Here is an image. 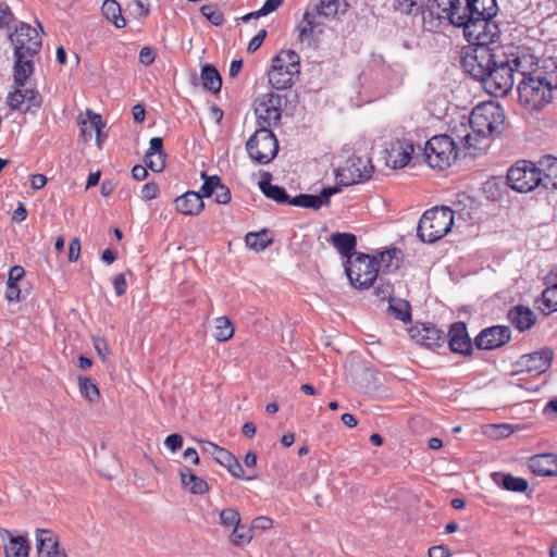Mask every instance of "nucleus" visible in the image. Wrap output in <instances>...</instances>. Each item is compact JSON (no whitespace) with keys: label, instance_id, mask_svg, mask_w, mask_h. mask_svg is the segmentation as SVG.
I'll list each match as a JSON object with an SVG mask.
<instances>
[{"label":"nucleus","instance_id":"obj_1","mask_svg":"<svg viewBox=\"0 0 557 557\" xmlns=\"http://www.w3.org/2000/svg\"><path fill=\"white\" fill-rule=\"evenodd\" d=\"M505 122V111L495 101L479 103L471 112L469 125L461 124V129L454 132L462 148L476 150L479 138L499 134Z\"/></svg>","mask_w":557,"mask_h":557},{"label":"nucleus","instance_id":"obj_2","mask_svg":"<svg viewBox=\"0 0 557 557\" xmlns=\"http://www.w3.org/2000/svg\"><path fill=\"white\" fill-rule=\"evenodd\" d=\"M10 38L14 45V76L21 85L34 73L33 59L41 48V38L27 23H21Z\"/></svg>","mask_w":557,"mask_h":557},{"label":"nucleus","instance_id":"obj_3","mask_svg":"<svg viewBox=\"0 0 557 557\" xmlns=\"http://www.w3.org/2000/svg\"><path fill=\"white\" fill-rule=\"evenodd\" d=\"M518 101L528 111H540L553 100L554 85L549 66L544 73L521 78L517 87Z\"/></svg>","mask_w":557,"mask_h":557},{"label":"nucleus","instance_id":"obj_4","mask_svg":"<svg viewBox=\"0 0 557 557\" xmlns=\"http://www.w3.org/2000/svg\"><path fill=\"white\" fill-rule=\"evenodd\" d=\"M496 14V5H483L463 29V36L473 47H487L494 44L499 37V28L492 20Z\"/></svg>","mask_w":557,"mask_h":557},{"label":"nucleus","instance_id":"obj_5","mask_svg":"<svg viewBox=\"0 0 557 557\" xmlns=\"http://www.w3.org/2000/svg\"><path fill=\"white\" fill-rule=\"evenodd\" d=\"M454 225V211L445 206L426 210L419 220L417 236L432 244L443 238Z\"/></svg>","mask_w":557,"mask_h":557},{"label":"nucleus","instance_id":"obj_6","mask_svg":"<svg viewBox=\"0 0 557 557\" xmlns=\"http://www.w3.org/2000/svg\"><path fill=\"white\" fill-rule=\"evenodd\" d=\"M300 72L299 55L293 50H282L272 60L268 73L269 83L277 90H285L293 86Z\"/></svg>","mask_w":557,"mask_h":557},{"label":"nucleus","instance_id":"obj_7","mask_svg":"<svg viewBox=\"0 0 557 557\" xmlns=\"http://www.w3.org/2000/svg\"><path fill=\"white\" fill-rule=\"evenodd\" d=\"M515 75L505 51L498 52L482 84L488 94L503 97L511 90Z\"/></svg>","mask_w":557,"mask_h":557},{"label":"nucleus","instance_id":"obj_8","mask_svg":"<svg viewBox=\"0 0 557 557\" xmlns=\"http://www.w3.org/2000/svg\"><path fill=\"white\" fill-rule=\"evenodd\" d=\"M424 154L431 168L444 170L450 166L458 157L457 141L447 135L434 136L426 141Z\"/></svg>","mask_w":557,"mask_h":557},{"label":"nucleus","instance_id":"obj_9","mask_svg":"<svg viewBox=\"0 0 557 557\" xmlns=\"http://www.w3.org/2000/svg\"><path fill=\"white\" fill-rule=\"evenodd\" d=\"M346 274L356 288L370 287L379 273V261L375 257L366 253H357L347 260Z\"/></svg>","mask_w":557,"mask_h":557},{"label":"nucleus","instance_id":"obj_10","mask_svg":"<svg viewBox=\"0 0 557 557\" xmlns=\"http://www.w3.org/2000/svg\"><path fill=\"white\" fill-rule=\"evenodd\" d=\"M248 156L258 164L270 163L278 151V143L270 128H259L247 140Z\"/></svg>","mask_w":557,"mask_h":557},{"label":"nucleus","instance_id":"obj_11","mask_svg":"<svg viewBox=\"0 0 557 557\" xmlns=\"http://www.w3.org/2000/svg\"><path fill=\"white\" fill-rule=\"evenodd\" d=\"M508 185L518 193H530L541 186V177L536 164L520 160L507 173Z\"/></svg>","mask_w":557,"mask_h":557},{"label":"nucleus","instance_id":"obj_12","mask_svg":"<svg viewBox=\"0 0 557 557\" xmlns=\"http://www.w3.org/2000/svg\"><path fill=\"white\" fill-rule=\"evenodd\" d=\"M437 8L458 27H466L482 7L481 0H436Z\"/></svg>","mask_w":557,"mask_h":557},{"label":"nucleus","instance_id":"obj_13","mask_svg":"<svg viewBox=\"0 0 557 557\" xmlns=\"http://www.w3.org/2000/svg\"><path fill=\"white\" fill-rule=\"evenodd\" d=\"M497 54L491 48L472 46L462 57V66L474 79L483 83Z\"/></svg>","mask_w":557,"mask_h":557},{"label":"nucleus","instance_id":"obj_14","mask_svg":"<svg viewBox=\"0 0 557 557\" xmlns=\"http://www.w3.org/2000/svg\"><path fill=\"white\" fill-rule=\"evenodd\" d=\"M255 113L261 128L276 125L282 116V97L274 92H265L255 100Z\"/></svg>","mask_w":557,"mask_h":557},{"label":"nucleus","instance_id":"obj_15","mask_svg":"<svg viewBox=\"0 0 557 557\" xmlns=\"http://www.w3.org/2000/svg\"><path fill=\"white\" fill-rule=\"evenodd\" d=\"M515 74L520 75L522 78L525 76L540 75L544 73L545 66L550 61H544L542 67L539 66V58L531 52L529 48L516 47L505 52Z\"/></svg>","mask_w":557,"mask_h":557},{"label":"nucleus","instance_id":"obj_16","mask_svg":"<svg viewBox=\"0 0 557 557\" xmlns=\"http://www.w3.org/2000/svg\"><path fill=\"white\" fill-rule=\"evenodd\" d=\"M372 173L373 166L369 160L351 158L336 171V180L341 185L349 186L370 178Z\"/></svg>","mask_w":557,"mask_h":557},{"label":"nucleus","instance_id":"obj_17","mask_svg":"<svg viewBox=\"0 0 557 557\" xmlns=\"http://www.w3.org/2000/svg\"><path fill=\"white\" fill-rule=\"evenodd\" d=\"M13 77L15 78L14 75ZM25 84L26 81L20 85L14 79V90L7 97V103L12 110L22 111L24 113L38 109L42 101L41 96L35 89H24Z\"/></svg>","mask_w":557,"mask_h":557},{"label":"nucleus","instance_id":"obj_18","mask_svg":"<svg viewBox=\"0 0 557 557\" xmlns=\"http://www.w3.org/2000/svg\"><path fill=\"white\" fill-rule=\"evenodd\" d=\"M413 151V145L409 140H391L385 144V163L392 169H403L410 162Z\"/></svg>","mask_w":557,"mask_h":557},{"label":"nucleus","instance_id":"obj_19","mask_svg":"<svg viewBox=\"0 0 557 557\" xmlns=\"http://www.w3.org/2000/svg\"><path fill=\"white\" fill-rule=\"evenodd\" d=\"M511 336L508 326L495 325L480 332L475 338V344L480 349L492 350L506 344Z\"/></svg>","mask_w":557,"mask_h":557},{"label":"nucleus","instance_id":"obj_20","mask_svg":"<svg viewBox=\"0 0 557 557\" xmlns=\"http://www.w3.org/2000/svg\"><path fill=\"white\" fill-rule=\"evenodd\" d=\"M553 350L548 348L524 355L520 358V367L531 374H541L545 372L553 360Z\"/></svg>","mask_w":557,"mask_h":557},{"label":"nucleus","instance_id":"obj_21","mask_svg":"<svg viewBox=\"0 0 557 557\" xmlns=\"http://www.w3.org/2000/svg\"><path fill=\"white\" fill-rule=\"evenodd\" d=\"M201 177L205 180L201 187L203 197L214 196L215 201L220 205H226L231 200V191L228 187L221 183V180L216 175L208 176L205 172H201Z\"/></svg>","mask_w":557,"mask_h":557},{"label":"nucleus","instance_id":"obj_22","mask_svg":"<svg viewBox=\"0 0 557 557\" xmlns=\"http://www.w3.org/2000/svg\"><path fill=\"white\" fill-rule=\"evenodd\" d=\"M541 177V186L545 189H557V158L546 154L535 163Z\"/></svg>","mask_w":557,"mask_h":557},{"label":"nucleus","instance_id":"obj_23","mask_svg":"<svg viewBox=\"0 0 557 557\" xmlns=\"http://www.w3.org/2000/svg\"><path fill=\"white\" fill-rule=\"evenodd\" d=\"M339 188H324L320 195L300 194L290 199V205L301 208L319 210L323 205H329L330 197L337 194Z\"/></svg>","mask_w":557,"mask_h":557},{"label":"nucleus","instance_id":"obj_24","mask_svg":"<svg viewBox=\"0 0 557 557\" xmlns=\"http://www.w3.org/2000/svg\"><path fill=\"white\" fill-rule=\"evenodd\" d=\"M78 124L81 126V137L88 143L94 134H96L97 144L100 146L101 128L104 126L100 114L87 109L86 117L79 116Z\"/></svg>","mask_w":557,"mask_h":557},{"label":"nucleus","instance_id":"obj_25","mask_svg":"<svg viewBox=\"0 0 557 557\" xmlns=\"http://www.w3.org/2000/svg\"><path fill=\"white\" fill-rule=\"evenodd\" d=\"M448 346L454 352L463 355L470 352L471 342L465 323L458 322L450 326L448 331Z\"/></svg>","mask_w":557,"mask_h":557},{"label":"nucleus","instance_id":"obj_26","mask_svg":"<svg viewBox=\"0 0 557 557\" xmlns=\"http://www.w3.org/2000/svg\"><path fill=\"white\" fill-rule=\"evenodd\" d=\"M529 469L536 475H557V455L542 454L529 459Z\"/></svg>","mask_w":557,"mask_h":557},{"label":"nucleus","instance_id":"obj_27","mask_svg":"<svg viewBox=\"0 0 557 557\" xmlns=\"http://www.w3.org/2000/svg\"><path fill=\"white\" fill-rule=\"evenodd\" d=\"M202 193L186 191L175 199V208L185 215H197L203 210Z\"/></svg>","mask_w":557,"mask_h":557},{"label":"nucleus","instance_id":"obj_28","mask_svg":"<svg viewBox=\"0 0 557 557\" xmlns=\"http://www.w3.org/2000/svg\"><path fill=\"white\" fill-rule=\"evenodd\" d=\"M145 163L153 172H161L165 168V153L163 152V141L160 137L150 139L149 149L145 156Z\"/></svg>","mask_w":557,"mask_h":557},{"label":"nucleus","instance_id":"obj_29","mask_svg":"<svg viewBox=\"0 0 557 557\" xmlns=\"http://www.w3.org/2000/svg\"><path fill=\"white\" fill-rule=\"evenodd\" d=\"M547 283L549 286L543 292L539 308L550 313L557 311V268L548 274Z\"/></svg>","mask_w":557,"mask_h":557},{"label":"nucleus","instance_id":"obj_30","mask_svg":"<svg viewBox=\"0 0 557 557\" xmlns=\"http://www.w3.org/2000/svg\"><path fill=\"white\" fill-rule=\"evenodd\" d=\"M509 321L519 331L531 329L536 321L534 312L524 306H516L508 313Z\"/></svg>","mask_w":557,"mask_h":557},{"label":"nucleus","instance_id":"obj_31","mask_svg":"<svg viewBox=\"0 0 557 557\" xmlns=\"http://www.w3.org/2000/svg\"><path fill=\"white\" fill-rule=\"evenodd\" d=\"M36 541L39 553L48 557H67L64 552L59 550V543L49 531H37Z\"/></svg>","mask_w":557,"mask_h":557},{"label":"nucleus","instance_id":"obj_32","mask_svg":"<svg viewBox=\"0 0 557 557\" xmlns=\"http://www.w3.org/2000/svg\"><path fill=\"white\" fill-rule=\"evenodd\" d=\"M492 480L498 486L510 492H525L529 486L527 480L509 473L494 472L492 473Z\"/></svg>","mask_w":557,"mask_h":557},{"label":"nucleus","instance_id":"obj_33","mask_svg":"<svg viewBox=\"0 0 557 557\" xmlns=\"http://www.w3.org/2000/svg\"><path fill=\"white\" fill-rule=\"evenodd\" d=\"M181 482L183 486L191 494L202 495L208 492V483L191 472L190 469L183 467L180 470Z\"/></svg>","mask_w":557,"mask_h":557},{"label":"nucleus","instance_id":"obj_34","mask_svg":"<svg viewBox=\"0 0 557 557\" xmlns=\"http://www.w3.org/2000/svg\"><path fill=\"white\" fill-rule=\"evenodd\" d=\"M271 175L265 172L262 175V180L259 182V187L261 191L270 199L280 202V203H289L290 199L288 195L286 194V190L283 187H280L277 185H272L271 182Z\"/></svg>","mask_w":557,"mask_h":557},{"label":"nucleus","instance_id":"obj_35","mask_svg":"<svg viewBox=\"0 0 557 557\" xmlns=\"http://www.w3.org/2000/svg\"><path fill=\"white\" fill-rule=\"evenodd\" d=\"M25 275V271L22 267L15 265L11 268L9 272L8 283H7V290H5V298L9 301H18L21 290L17 286V282L23 278Z\"/></svg>","mask_w":557,"mask_h":557},{"label":"nucleus","instance_id":"obj_36","mask_svg":"<svg viewBox=\"0 0 557 557\" xmlns=\"http://www.w3.org/2000/svg\"><path fill=\"white\" fill-rule=\"evenodd\" d=\"M331 243L343 257L352 258L351 252L356 247V237L349 233H335L331 236Z\"/></svg>","mask_w":557,"mask_h":557},{"label":"nucleus","instance_id":"obj_37","mask_svg":"<svg viewBox=\"0 0 557 557\" xmlns=\"http://www.w3.org/2000/svg\"><path fill=\"white\" fill-rule=\"evenodd\" d=\"M202 87L212 94L220 91L222 79L218 70L210 64H206L201 70Z\"/></svg>","mask_w":557,"mask_h":557},{"label":"nucleus","instance_id":"obj_38","mask_svg":"<svg viewBox=\"0 0 557 557\" xmlns=\"http://www.w3.org/2000/svg\"><path fill=\"white\" fill-rule=\"evenodd\" d=\"M28 542L23 536L10 534L8 543L4 545L5 557H28Z\"/></svg>","mask_w":557,"mask_h":557},{"label":"nucleus","instance_id":"obj_39","mask_svg":"<svg viewBox=\"0 0 557 557\" xmlns=\"http://www.w3.org/2000/svg\"><path fill=\"white\" fill-rule=\"evenodd\" d=\"M103 16L117 28L126 25V21L122 15L120 4L115 0H104L101 7Z\"/></svg>","mask_w":557,"mask_h":557},{"label":"nucleus","instance_id":"obj_40","mask_svg":"<svg viewBox=\"0 0 557 557\" xmlns=\"http://www.w3.org/2000/svg\"><path fill=\"white\" fill-rule=\"evenodd\" d=\"M235 329L227 317H219L214 320V338L218 342H226L234 335Z\"/></svg>","mask_w":557,"mask_h":557},{"label":"nucleus","instance_id":"obj_41","mask_svg":"<svg viewBox=\"0 0 557 557\" xmlns=\"http://www.w3.org/2000/svg\"><path fill=\"white\" fill-rule=\"evenodd\" d=\"M346 0H319L315 10L319 15L334 17L341 10L345 11Z\"/></svg>","mask_w":557,"mask_h":557},{"label":"nucleus","instance_id":"obj_42","mask_svg":"<svg viewBox=\"0 0 557 557\" xmlns=\"http://www.w3.org/2000/svg\"><path fill=\"white\" fill-rule=\"evenodd\" d=\"M419 341L422 345L428 348H432L438 345V341L443 339V334L433 326H423L418 332Z\"/></svg>","mask_w":557,"mask_h":557},{"label":"nucleus","instance_id":"obj_43","mask_svg":"<svg viewBox=\"0 0 557 557\" xmlns=\"http://www.w3.org/2000/svg\"><path fill=\"white\" fill-rule=\"evenodd\" d=\"M245 242L250 249L260 251L272 243V238L268 236L265 231H262L260 233H248L245 237Z\"/></svg>","mask_w":557,"mask_h":557},{"label":"nucleus","instance_id":"obj_44","mask_svg":"<svg viewBox=\"0 0 557 557\" xmlns=\"http://www.w3.org/2000/svg\"><path fill=\"white\" fill-rule=\"evenodd\" d=\"M78 386L82 396L85 397L88 401L96 403L99 399V389L89 377L79 376Z\"/></svg>","mask_w":557,"mask_h":557},{"label":"nucleus","instance_id":"obj_45","mask_svg":"<svg viewBox=\"0 0 557 557\" xmlns=\"http://www.w3.org/2000/svg\"><path fill=\"white\" fill-rule=\"evenodd\" d=\"M252 540L251 528L246 529L244 525L235 528L230 536V541L234 546L243 547Z\"/></svg>","mask_w":557,"mask_h":557},{"label":"nucleus","instance_id":"obj_46","mask_svg":"<svg viewBox=\"0 0 557 557\" xmlns=\"http://www.w3.org/2000/svg\"><path fill=\"white\" fill-rule=\"evenodd\" d=\"M283 3V0H267L264 4L258 11L248 13L242 17L244 22H248L251 18H259L265 16L275 10H277Z\"/></svg>","mask_w":557,"mask_h":557},{"label":"nucleus","instance_id":"obj_47","mask_svg":"<svg viewBox=\"0 0 557 557\" xmlns=\"http://www.w3.org/2000/svg\"><path fill=\"white\" fill-rule=\"evenodd\" d=\"M240 523V515L234 508H224L220 511V524L224 528H237Z\"/></svg>","mask_w":557,"mask_h":557},{"label":"nucleus","instance_id":"obj_48","mask_svg":"<svg viewBox=\"0 0 557 557\" xmlns=\"http://www.w3.org/2000/svg\"><path fill=\"white\" fill-rule=\"evenodd\" d=\"M389 310L398 320L403 322L410 321L411 314L409 311V304L407 301H389Z\"/></svg>","mask_w":557,"mask_h":557},{"label":"nucleus","instance_id":"obj_49","mask_svg":"<svg viewBox=\"0 0 557 557\" xmlns=\"http://www.w3.org/2000/svg\"><path fill=\"white\" fill-rule=\"evenodd\" d=\"M202 15L210 21L213 25H221L223 23V13L213 4L202 5L200 9Z\"/></svg>","mask_w":557,"mask_h":557},{"label":"nucleus","instance_id":"obj_50","mask_svg":"<svg viewBox=\"0 0 557 557\" xmlns=\"http://www.w3.org/2000/svg\"><path fill=\"white\" fill-rule=\"evenodd\" d=\"M398 250L392 249L387 251H383L380 253V262L383 264L384 269L389 271L392 268L397 269L398 263H393V259L396 258Z\"/></svg>","mask_w":557,"mask_h":557},{"label":"nucleus","instance_id":"obj_51","mask_svg":"<svg viewBox=\"0 0 557 557\" xmlns=\"http://www.w3.org/2000/svg\"><path fill=\"white\" fill-rule=\"evenodd\" d=\"M273 527V520L265 516L257 517L251 522V531L253 530H269Z\"/></svg>","mask_w":557,"mask_h":557},{"label":"nucleus","instance_id":"obj_52","mask_svg":"<svg viewBox=\"0 0 557 557\" xmlns=\"http://www.w3.org/2000/svg\"><path fill=\"white\" fill-rule=\"evenodd\" d=\"M267 36V30L265 29H261L251 40L250 42L248 44V47H247V51L249 53H253L255 51H257L260 46L262 45L264 38Z\"/></svg>","mask_w":557,"mask_h":557},{"label":"nucleus","instance_id":"obj_53","mask_svg":"<svg viewBox=\"0 0 557 557\" xmlns=\"http://www.w3.org/2000/svg\"><path fill=\"white\" fill-rule=\"evenodd\" d=\"M164 445L172 451H176L180 449L183 445V437L180 434H171L169 435L165 441Z\"/></svg>","mask_w":557,"mask_h":557},{"label":"nucleus","instance_id":"obj_54","mask_svg":"<svg viewBox=\"0 0 557 557\" xmlns=\"http://www.w3.org/2000/svg\"><path fill=\"white\" fill-rule=\"evenodd\" d=\"M156 52L150 47H143L139 52V61L144 65L151 64L156 59Z\"/></svg>","mask_w":557,"mask_h":557},{"label":"nucleus","instance_id":"obj_55","mask_svg":"<svg viewBox=\"0 0 557 557\" xmlns=\"http://www.w3.org/2000/svg\"><path fill=\"white\" fill-rule=\"evenodd\" d=\"M158 186L154 183H147L141 188V197L145 200L154 199L158 196Z\"/></svg>","mask_w":557,"mask_h":557},{"label":"nucleus","instance_id":"obj_56","mask_svg":"<svg viewBox=\"0 0 557 557\" xmlns=\"http://www.w3.org/2000/svg\"><path fill=\"white\" fill-rule=\"evenodd\" d=\"M81 255V242L78 238H73L69 246V261L75 262Z\"/></svg>","mask_w":557,"mask_h":557},{"label":"nucleus","instance_id":"obj_57","mask_svg":"<svg viewBox=\"0 0 557 557\" xmlns=\"http://www.w3.org/2000/svg\"><path fill=\"white\" fill-rule=\"evenodd\" d=\"M494 431L493 435L497 437H507L513 433V428L510 424H494L491 426Z\"/></svg>","mask_w":557,"mask_h":557},{"label":"nucleus","instance_id":"obj_58","mask_svg":"<svg viewBox=\"0 0 557 557\" xmlns=\"http://www.w3.org/2000/svg\"><path fill=\"white\" fill-rule=\"evenodd\" d=\"M235 456L232 455L227 449L220 447L216 454L213 456L216 462L225 467Z\"/></svg>","mask_w":557,"mask_h":557},{"label":"nucleus","instance_id":"obj_59","mask_svg":"<svg viewBox=\"0 0 557 557\" xmlns=\"http://www.w3.org/2000/svg\"><path fill=\"white\" fill-rule=\"evenodd\" d=\"M225 468L231 472V474L237 479L244 478V470L238 460L234 457L231 462H228Z\"/></svg>","mask_w":557,"mask_h":557},{"label":"nucleus","instance_id":"obj_60","mask_svg":"<svg viewBox=\"0 0 557 557\" xmlns=\"http://www.w3.org/2000/svg\"><path fill=\"white\" fill-rule=\"evenodd\" d=\"M113 286H114L115 294L117 296H122L125 294L127 284H126L124 274H119L114 277Z\"/></svg>","mask_w":557,"mask_h":557},{"label":"nucleus","instance_id":"obj_61","mask_svg":"<svg viewBox=\"0 0 557 557\" xmlns=\"http://www.w3.org/2000/svg\"><path fill=\"white\" fill-rule=\"evenodd\" d=\"M429 557H450V552L443 545L429 548Z\"/></svg>","mask_w":557,"mask_h":557},{"label":"nucleus","instance_id":"obj_62","mask_svg":"<svg viewBox=\"0 0 557 557\" xmlns=\"http://www.w3.org/2000/svg\"><path fill=\"white\" fill-rule=\"evenodd\" d=\"M94 347L97 350L99 357L102 359V361H106V355L108 351V346H107L106 341L103 338H95Z\"/></svg>","mask_w":557,"mask_h":557},{"label":"nucleus","instance_id":"obj_63","mask_svg":"<svg viewBox=\"0 0 557 557\" xmlns=\"http://www.w3.org/2000/svg\"><path fill=\"white\" fill-rule=\"evenodd\" d=\"M30 183L33 188L41 189L47 184V177L42 174H34L32 175Z\"/></svg>","mask_w":557,"mask_h":557},{"label":"nucleus","instance_id":"obj_64","mask_svg":"<svg viewBox=\"0 0 557 557\" xmlns=\"http://www.w3.org/2000/svg\"><path fill=\"white\" fill-rule=\"evenodd\" d=\"M132 175L136 181H144L147 177L148 172L146 166L138 164L133 168Z\"/></svg>","mask_w":557,"mask_h":557}]
</instances>
